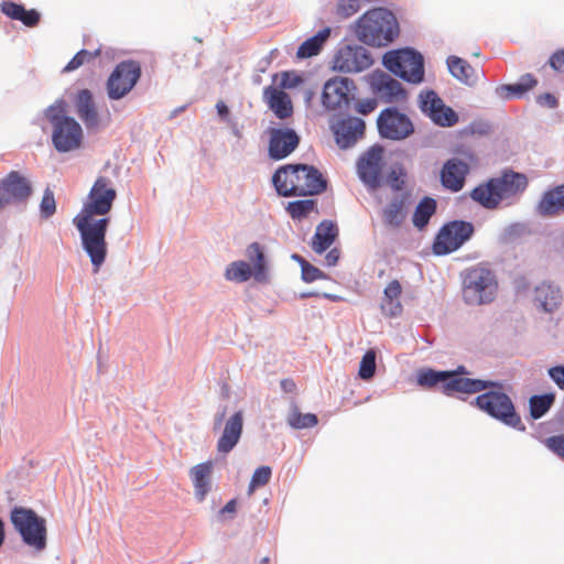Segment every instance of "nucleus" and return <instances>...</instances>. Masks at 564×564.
<instances>
[{
    "instance_id": "obj_1",
    "label": "nucleus",
    "mask_w": 564,
    "mask_h": 564,
    "mask_svg": "<svg viewBox=\"0 0 564 564\" xmlns=\"http://www.w3.org/2000/svg\"><path fill=\"white\" fill-rule=\"evenodd\" d=\"M117 197L112 182L107 176H99L91 186L80 212L73 224L80 234L83 249L88 254L94 271L104 264L108 247L106 232L110 224L109 213Z\"/></svg>"
},
{
    "instance_id": "obj_2",
    "label": "nucleus",
    "mask_w": 564,
    "mask_h": 564,
    "mask_svg": "<svg viewBox=\"0 0 564 564\" xmlns=\"http://www.w3.org/2000/svg\"><path fill=\"white\" fill-rule=\"evenodd\" d=\"M272 182L276 192L284 197L317 195L327 185L322 173L307 164L282 166L273 174Z\"/></svg>"
},
{
    "instance_id": "obj_3",
    "label": "nucleus",
    "mask_w": 564,
    "mask_h": 564,
    "mask_svg": "<svg viewBox=\"0 0 564 564\" xmlns=\"http://www.w3.org/2000/svg\"><path fill=\"white\" fill-rule=\"evenodd\" d=\"M355 33L367 45L387 46L399 35V23L388 9L375 8L358 18Z\"/></svg>"
},
{
    "instance_id": "obj_4",
    "label": "nucleus",
    "mask_w": 564,
    "mask_h": 564,
    "mask_svg": "<svg viewBox=\"0 0 564 564\" xmlns=\"http://www.w3.org/2000/svg\"><path fill=\"white\" fill-rule=\"evenodd\" d=\"M528 178L524 174L506 171L499 177L490 178L487 183L475 187L470 197L488 209H495L500 202L514 197L525 191Z\"/></svg>"
},
{
    "instance_id": "obj_5",
    "label": "nucleus",
    "mask_w": 564,
    "mask_h": 564,
    "mask_svg": "<svg viewBox=\"0 0 564 564\" xmlns=\"http://www.w3.org/2000/svg\"><path fill=\"white\" fill-rule=\"evenodd\" d=\"M45 117L53 127L52 143L58 152H69L80 148L83 129L74 118L67 116L65 101L58 100L46 108Z\"/></svg>"
},
{
    "instance_id": "obj_6",
    "label": "nucleus",
    "mask_w": 564,
    "mask_h": 564,
    "mask_svg": "<svg viewBox=\"0 0 564 564\" xmlns=\"http://www.w3.org/2000/svg\"><path fill=\"white\" fill-rule=\"evenodd\" d=\"M417 383L421 387L433 388L440 386L446 395L454 393H477L490 387H497L498 382L458 377L456 372L423 370L417 375Z\"/></svg>"
},
{
    "instance_id": "obj_7",
    "label": "nucleus",
    "mask_w": 564,
    "mask_h": 564,
    "mask_svg": "<svg viewBox=\"0 0 564 564\" xmlns=\"http://www.w3.org/2000/svg\"><path fill=\"white\" fill-rule=\"evenodd\" d=\"M498 290L494 272L485 267L476 265L467 270L463 281V296L469 305L491 303Z\"/></svg>"
},
{
    "instance_id": "obj_8",
    "label": "nucleus",
    "mask_w": 564,
    "mask_h": 564,
    "mask_svg": "<svg viewBox=\"0 0 564 564\" xmlns=\"http://www.w3.org/2000/svg\"><path fill=\"white\" fill-rule=\"evenodd\" d=\"M10 519L26 545L37 552L46 547V522L35 511L24 507H14Z\"/></svg>"
},
{
    "instance_id": "obj_9",
    "label": "nucleus",
    "mask_w": 564,
    "mask_h": 564,
    "mask_svg": "<svg viewBox=\"0 0 564 564\" xmlns=\"http://www.w3.org/2000/svg\"><path fill=\"white\" fill-rule=\"evenodd\" d=\"M496 388H498V390H490L479 394L475 399L476 405L502 423L516 429L524 430L521 417L516 412L510 397L501 391L502 386L500 383H498Z\"/></svg>"
},
{
    "instance_id": "obj_10",
    "label": "nucleus",
    "mask_w": 564,
    "mask_h": 564,
    "mask_svg": "<svg viewBox=\"0 0 564 564\" xmlns=\"http://www.w3.org/2000/svg\"><path fill=\"white\" fill-rule=\"evenodd\" d=\"M384 66L404 80L419 84L424 78L423 56L411 48L389 52L383 57Z\"/></svg>"
},
{
    "instance_id": "obj_11",
    "label": "nucleus",
    "mask_w": 564,
    "mask_h": 564,
    "mask_svg": "<svg viewBox=\"0 0 564 564\" xmlns=\"http://www.w3.org/2000/svg\"><path fill=\"white\" fill-rule=\"evenodd\" d=\"M471 223L454 220L445 224L436 235L432 249L436 256H444L459 249L474 235Z\"/></svg>"
},
{
    "instance_id": "obj_12",
    "label": "nucleus",
    "mask_w": 564,
    "mask_h": 564,
    "mask_svg": "<svg viewBox=\"0 0 564 564\" xmlns=\"http://www.w3.org/2000/svg\"><path fill=\"white\" fill-rule=\"evenodd\" d=\"M141 77V65L137 61L120 62L107 80L108 97L120 99L129 94Z\"/></svg>"
},
{
    "instance_id": "obj_13",
    "label": "nucleus",
    "mask_w": 564,
    "mask_h": 564,
    "mask_svg": "<svg viewBox=\"0 0 564 564\" xmlns=\"http://www.w3.org/2000/svg\"><path fill=\"white\" fill-rule=\"evenodd\" d=\"M384 164L383 147L379 144L370 147L357 161L356 167L359 178L369 188H379L381 185Z\"/></svg>"
},
{
    "instance_id": "obj_14",
    "label": "nucleus",
    "mask_w": 564,
    "mask_h": 564,
    "mask_svg": "<svg viewBox=\"0 0 564 564\" xmlns=\"http://www.w3.org/2000/svg\"><path fill=\"white\" fill-rule=\"evenodd\" d=\"M377 126L382 138L393 141L403 140L414 131L410 118L395 108L382 110L377 119Z\"/></svg>"
},
{
    "instance_id": "obj_15",
    "label": "nucleus",
    "mask_w": 564,
    "mask_h": 564,
    "mask_svg": "<svg viewBox=\"0 0 564 564\" xmlns=\"http://www.w3.org/2000/svg\"><path fill=\"white\" fill-rule=\"evenodd\" d=\"M371 64L372 58L362 46L346 45L337 51L333 59V68L341 73H359Z\"/></svg>"
},
{
    "instance_id": "obj_16",
    "label": "nucleus",
    "mask_w": 564,
    "mask_h": 564,
    "mask_svg": "<svg viewBox=\"0 0 564 564\" xmlns=\"http://www.w3.org/2000/svg\"><path fill=\"white\" fill-rule=\"evenodd\" d=\"M421 109L440 127H453L458 121L457 113L433 90L421 94Z\"/></svg>"
},
{
    "instance_id": "obj_17",
    "label": "nucleus",
    "mask_w": 564,
    "mask_h": 564,
    "mask_svg": "<svg viewBox=\"0 0 564 564\" xmlns=\"http://www.w3.org/2000/svg\"><path fill=\"white\" fill-rule=\"evenodd\" d=\"M32 193L30 182L19 172H10L0 182V208L24 202Z\"/></svg>"
},
{
    "instance_id": "obj_18",
    "label": "nucleus",
    "mask_w": 564,
    "mask_h": 564,
    "mask_svg": "<svg viewBox=\"0 0 564 564\" xmlns=\"http://www.w3.org/2000/svg\"><path fill=\"white\" fill-rule=\"evenodd\" d=\"M355 84L351 79L346 77H335L327 80L324 85L322 102L325 108L335 110L347 106L350 100V95L355 89Z\"/></svg>"
},
{
    "instance_id": "obj_19",
    "label": "nucleus",
    "mask_w": 564,
    "mask_h": 564,
    "mask_svg": "<svg viewBox=\"0 0 564 564\" xmlns=\"http://www.w3.org/2000/svg\"><path fill=\"white\" fill-rule=\"evenodd\" d=\"M370 85L375 95L384 102H401L406 98L401 83L384 72H373L370 75Z\"/></svg>"
},
{
    "instance_id": "obj_20",
    "label": "nucleus",
    "mask_w": 564,
    "mask_h": 564,
    "mask_svg": "<svg viewBox=\"0 0 564 564\" xmlns=\"http://www.w3.org/2000/svg\"><path fill=\"white\" fill-rule=\"evenodd\" d=\"M269 156L272 160H282L290 155L299 145L300 137L292 129H276L269 130Z\"/></svg>"
},
{
    "instance_id": "obj_21",
    "label": "nucleus",
    "mask_w": 564,
    "mask_h": 564,
    "mask_svg": "<svg viewBox=\"0 0 564 564\" xmlns=\"http://www.w3.org/2000/svg\"><path fill=\"white\" fill-rule=\"evenodd\" d=\"M365 121L357 117H348L339 120L334 126V134L337 144L341 149H348L364 137Z\"/></svg>"
},
{
    "instance_id": "obj_22",
    "label": "nucleus",
    "mask_w": 564,
    "mask_h": 564,
    "mask_svg": "<svg viewBox=\"0 0 564 564\" xmlns=\"http://www.w3.org/2000/svg\"><path fill=\"white\" fill-rule=\"evenodd\" d=\"M409 205V193L394 195L381 210L384 226L391 229L400 228L406 219Z\"/></svg>"
},
{
    "instance_id": "obj_23",
    "label": "nucleus",
    "mask_w": 564,
    "mask_h": 564,
    "mask_svg": "<svg viewBox=\"0 0 564 564\" xmlns=\"http://www.w3.org/2000/svg\"><path fill=\"white\" fill-rule=\"evenodd\" d=\"M243 429V414L235 412L225 423L221 436L217 441V451L228 454L238 444Z\"/></svg>"
},
{
    "instance_id": "obj_24",
    "label": "nucleus",
    "mask_w": 564,
    "mask_h": 564,
    "mask_svg": "<svg viewBox=\"0 0 564 564\" xmlns=\"http://www.w3.org/2000/svg\"><path fill=\"white\" fill-rule=\"evenodd\" d=\"M468 172V165L462 160L451 159L446 161L441 171L443 186L452 192L460 191L465 184Z\"/></svg>"
},
{
    "instance_id": "obj_25",
    "label": "nucleus",
    "mask_w": 564,
    "mask_h": 564,
    "mask_svg": "<svg viewBox=\"0 0 564 564\" xmlns=\"http://www.w3.org/2000/svg\"><path fill=\"white\" fill-rule=\"evenodd\" d=\"M263 98L268 107L281 120L293 115V104L290 96L282 89L269 86L263 90Z\"/></svg>"
},
{
    "instance_id": "obj_26",
    "label": "nucleus",
    "mask_w": 564,
    "mask_h": 564,
    "mask_svg": "<svg viewBox=\"0 0 564 564\" xmlns=\"http://www.w3.org/2000/svg\"><path fill=\"white\" fill-rule=\"evenodd\" d=\"M75 107L78 117L82 119L88 130L99 127V116L88 89H82L77 93Z\"/></svg>"
},
{
    "instance_id": "obj_27",
    "label": "nucleus",
    "mask_w": 564,
    "mask_h": 564,
    "mask_svg": "<svg viewBox=\"0 0 564 564\" xmlns=\"http://www.w3.org/2000/svg\"><path fill=\"white\" fill-rule=\"evenodd\" d=\"M541 216H556L564 213V184L546 191L538 206Z\"/></svg>"
},
{
    "instance_id": "obj_28",
    "label": "nucleus",
    "mask_w": 564,
    "mask_h": 564,
    "mask_svg": "<svg viewBox=\"0 0 564 564\" xmlns=\"http://www.w3.org/2000/svg\"><path fill=\"white\" fill-rule=\"evenodd\" d=\"M213 463L210 460L195 465L189 470V476L195 489V496L203 501L210 490Z\"/></svg>"
},
{
    "instance_id": "obj_29",
    "label": "nucleus",
    "mask_w": 564,
    "mask_h": 564,
    "mask_svg": "<svg viewBox=\"0 0 564 564\" xmlns=\"http://www.w3.org/2000/svg\"><path fill=\"white\" fill-rule=\"evenodd\" d=\"M446 63L449 73L468 86L475 85L482 75L481 70L475 69L467 61L458 56H449Z\"/></svg>"
},
{
    "instance_id": "obj_30",
    "label": "nucleus",
    "mask_w": 564,
    "mask_h": 564,
    "mask_svg": "<svg viewBox=\"0 0 564 564\" xmlns=\"http://www.w3.org/2000/svg\"><path fill=\"white\" fill-rule=\"evenodd\" d=\"M401 293L402 286L398 280H392L384 288L380 307L386 316L395 317L402 313Z\"/></svg>"
},
{
    "instance_id": "obj_31",
    "label": "nucleus",
    "mask_w": 564,
    "mask_h": 564,
    "mask_svg": "<svg viewBox=\"0 0 564 564\" xmlns=\"http://www.w3.org/2000/svg\"><path fill=\"white\" fill-rule=\"evenodd\" d=\"M246 256L249 264L254 270V280L264 282L268 279V262L264 248L259 242L250 243L246 249Z\"/></svg>"
},
{
    "instance_id": "obj_32",
    "label": "nucleus",
    "mask_w": 564,
    "mask_h": 564,
    "mask_svg": "<svg viewBox=\"0 0 564 564\" xmlns=\"http://www.w3.org/2000/svg\"><path fill=\"white\" fill-rule=\"evenodd\" d=\"M337 236L338 228L334 223L322 221L313 236L312 249L316 253H323L334 243Z\"/></svg>"
},
{
    "instance_id": "obj_33",
    "label": "nucleus",
    "mask_w": 564,
    "mask_h": 564,
    "mask_svg": "<svg viewBox=\"0 0 564 564\" xmlns=\"http://www.w3.org/2000/svg\"><path fill=\"white\" fill-rule=\"evenodd\" d=\"M562 295L558 288L541 283L535 288V301L545 312H553L561 303Z\"/></svg>"
},
{
    "instance_id": "obj_34",
    "label": "nucleus",
    "mask_w": 564,
    "mask_h": 564,
    "mask_svg": "<svg viewBox=\"0 0 564 564\" xmlns=\"http://www.w3.org/2000/svg\"><path fill=\"white\" fill-rule=\"evenodd\" d=\"M329 35V28H324L323 30L318 31L314 36L307 39L300 45L296 52V56L299 58H307L317 55Z\"/></svg>"
},
{
    "instance_id": "obj_35",
    "label": "nucleus",
    "mask_w": 564,
    "mask_h": 564,
    "mask_svg": "<svg viewBox=\"0 0 564 564\" xmlns=\"http://www.w3.org/2000/svg\"><path fill=\"white\" fill-rule=\"evenodd\" d=\"M437 203L434 198L425 196L414 209L412 223L419 230L424 229L431 217L436 213Z\"/></svg>"
},
{
    "instance_id": "obj_36",
    "label": "nucleus",
    "mask_w": 564,
    "mask_h": 564,
    "mask_svg": "<svg viewBox=\"0 0 564 564\" xmlns=\"http://www.w3.org/2000/svg\"><path fill=\"white\" fill-rule=\"evenodd\" d=\"M536 79L531 74L523 75L520 80L512 85H503L497 89L503 98L520 97L536 85Z\"/></svg>"
},
{
    "instance_id": "obj_37",
    "label": "nucleus",
    "mask_w": 564,
    "mask_h": 564,
    "mask_svg": "<svg viewBox=\"0 0 564 564\" xmlns=\"http://www.w3.org/2000/svg\"><path fill=\"white\" fill-rule=\"evenodd\" d=\"M288 424L295 430L314 427L318 423V419L313 413H302L299 406L293 403L286 417Z\"/></svg>"
},
{
    "instance_id": "obj_38",
    "label": "nucleus",
    "mask_w": 564,
    "mask_h": 564,
    "mask_svg": "<svg viewBox=\"0 0 564 564\" xmlns=\"http://www.w3.org/2000/svg\"><path fill=\"white\" fill-rule=\"evenodd\" d=\"M225 276L229 281L241 283L248 281L251 276L254 278V270L246 261H234L226 269Z\"/></svg>"
},
{
    "instance_id": "obj_39",
    "label": "nucleus",
    "mask_w": 564,
    "mask_h": 564,
    "mask_svg": "<svg viewBox=\"0 0 564 564\" xmlns=\"http://www.w3.org/2000/svg\"><path fill=\"white\" fill-rule=\"evenodd\" d=\"M555 395L553 393H545L541 395H533L530 398V414L533 419L542 417L553 405Z\"/></svg>"
},
{
    "instance_id": "obj_40",
    "label": "nucleus",
    "mask_w": 564,
    "mask_h": 564,
    "mask_svg": "<svg viewBox=\"0 0 564 564\" xmlns=\"http://www.w3.org/2000/svg\"><path fill=\"white\" fill-rule=\"evenodd\" d=\"M272 470L269 466L258 467L249 482L248 496H252L257 488L265 486L271 479Z\"/></svg>"
},
{
    "instance_id": "obj_41",
    "label": "nucleus",
    "mask_w": 564,
    "mask_h": 564,
    "mask_svg": "<svg viewBox=\"0 0 564 564\" xmlns=\"http://www.w3.org/2000/svg\"><path fill=\"white\" fill-rule=\"evenodd\" d=\"M376 372V351L369 349L362 356L358 375L362 380H369L375 376Z\"/></svg>"
},
{
    "instance_id": "obj_42",
    "label": "nucleus",
    "mask_w": 564,
    "mask_h": 564,
    "mask_svg": "<svg viewBox=\"0 0 564 564\" xmlns=\"http://www.w3.org/2000/svg\"><path fill=\"white\" fill-rule=\"evenodd\" d=\"M315 207V200L303 199L291 202L288 205V212L292 218H302L307 216Z\"/></svg>"
},
{
    "instance_id": "obj_43",
    "label": "nucleus",
    "mask_w": 564,
    "mask_h": 564,
    "mask_svg": "<svg viewBox=\"0 0 564 564\" xmlns=\"http://www.w3.org/2000/svg\"><path fill=\"white\" fill-rule=\"evenodd\" d=\"M408 173L402 165H395L388 174V184L393 191H402L405 186Z\"/></svg>"
},
{
    "instance_id": "obj_44",
    "label": "nucleus",
    "mask_w": 564,
    "mask_h": 564,
    "mask_svg": "<svg viewBox=\"0 0 564 564\" xmlns=\"http://www.w3.org/2000/svg\"><path fill=\"white\" fill-rule=\"evenodd\" d=\"M295 259H297L301 262L302 267V279L305 282H314L316 280H321L325 278V274L316 267L312 265L307 261L303 260L299 256H294Z\"/></svg>"
},
{
    "instance_id": "obj_45",
    "label": "nucleus",
    "mask_w": 564,
    "mask_h": 564,
    "mask_svg": "<svg viewBox=\"0 0 564 564\" xmlns=\"http://www.w3.org/2000/svg\"><path fill=\"white\" fill-rule=\"evenodd\" d=\"M100 54V51L97 50L96 52L91 53L86 50L79 51L65 66L64 72H72L80 67L85 62L90 61L91 58L98 56Z\"/></svg>"
},
{
    "instance_id": "obj_46",
    "label": "nucleus",
    "mask_w": 564,
    "mask_h": 564,
    "mask_svg": "<svg viewBox=\"0 0 564 564\" xmlns=\"http://www.w3.org/2000/svg\"><path fill=\"white\" fill-rule=\"evenodd\" d=\"M360 9L359 0H339L336 6V14L341 19H347Z\"/></svg>"
},
{
    "instance_id": "obj_47",
    "label": "nucleus",
    "mask_w": 564,
    "mask_h": 564,
    "mask_svg": "<svg viewBox=\"0 0 564 564\" xmlns=\"http://www.w3.org/2000/svg\"><path fill=\"white\" fill-rule=\"evenodd\" d=\"M543 444L553 454L564 460V434L550 436L543 441Z\"/></svg>"
},
{
    "instance_id": "obj_48",
    "label": "nucleus",
    "mask_w": 564,
    "mask_h": 564,
    "mask_svg": "<svg viewBox=\"0 0 564 564\" xmlns=\"http://www.w3.org/2000/svg\"><path fill=\"white\" fill-rule=\"evenodd\" d=\"M40 208L42 216L45 218L51 217L55 213L56 203L54 198V193L50 188L45 189L41 200Z\"/></svg>"
},
{
    "instance_id": "obj_49",
    "label": "nucleus",
    "mask_w": 564,
    "mask_h": 564,
    "mask_svg": "<svg viewBox=\"0 0 564 564\" xmlns=\"http://www.w3.org/2000/svg\"><path fill=\"white\" fill-rule=\"evenodd\" d=\"M18 21H21L25 26L34 28L40 22V13L35 9L26 10L23 7V12L19 14Z\"/></svg>"
},
{
    "instance_id": "obj_50",
    "label": "nucleus",
    "mask_w": 564,
    "mask_h": 564,
    "mask_svg": "<svg viewBox=\"0 0 564 564\" xmlns=\"http://www.w3.org/2000/svg\"><path fill=\"white\" fill-rule=\"evenodd\" d=\"M18 21H21L25 26L34 28L40 22V13L35 9L26 10L23 7V12L19 14Z\"/></svg>"
},
{
    "instance_id": "obj_51",
    "label": "nucleus",
    "mask_w": 564,
    "mask_h": 564,
    "mask_svg": "<svg viewBox=\"0 0 564 564\" xmlns=\"http://www.w3.org/2000/svg\"><path fill=\"white\" fill-rule=\"evenodd\" d=\"M18 21H21L25 26L34 28L40 22V13L35 9L26 10L23 7V12L19 14Z\"/></svg>"
},
{
    "instance_id": "obj_52",
    "label": "nucleus",
    "mask_w": 564,
    "mask_h": 564,
    "mask_svg": "<svg viewBox=\"0 0 564 564\" xmlns=\"http://www.w3.org/2000/svg\"><path fill=\"white\" fill-rule=\"evenodd\" d=\"M1 12L12 20H17L20 18L19 14L23 12V6L12 1H3Z\"/></svg>"
},
{
    "instance_id": "obj_53",
    "label": "nucleus",
    "mask_w": 564,
    "mask_h": 564,
    "mask_svg": "<svg viewBox=\"0 0 564 564\" xmlns=\"http://www.w3.org/2000/svg\"><path fill=\"white\" fill-rule=\"evenodd\" d=\"M549 376L561 390H564V366L550 368Z\"/></svg>"
},
{
    "instance_id": "obj_54",
    "label": "nucleus",
    "mask_w": 564,
    "mask_h": 564,
    "mask_svg": "<svg viewBox=\"0 0 564 564\" xmlns=\"http://www.w3.org/2000/svg\"><path fill=\"white\" fill-rule=\"evenodd\" d=\"M550 65L556 72L564 73V50H560L551 56Z\"/></svg>"
},
{
    "instance_id": "obj_55",
    "label": "nucleus",
    "mask_w": 564,
    "mask_h": 564,
    "mask_svg": "<svg viewBox=\"0 0 564 564\" xmlns=\"http://www.w3.org/2000/svg\"><path fill=\"white\" fill-rule=\"evenodd\" d=\"M377 107L375 99H364L357 102L356 110L361 115H368L372 112Z\"/></svg>"
},
{
    "instance_id": "obj_56",
    "label": "nucleus",
    "mask_w": 564,
    "mask_h": 564,
    "mask_svg": "<svg viewBox=\"0 0 564 564\" xmlns=\"http://www.w3.org/2000/svg\"><path fill=\"white\" fill-rule=\"evenodd\" d=\"M340 252L337 248L329 250L325 257L326 264L328 267L336 265L339 260Z\"/></svg>"
},
{
    "instance_id": "obj_57",
    "label": "nucleus",
    "mask_w": 564,
    "mask_h": 564,
    "mask_svg": "<svg viewBox=\"0 0 564 564\" xmlns=\"http://www.w3.org/2000/svg\"><path fill=\"white\" fill-rule=\"evenodd\" d=\"M538 101H539V104L546 105V106H549L551 108H554L557 105L556 98L553 95H551V94L540 95L538 97Z\"/></svg>"
},
{
    "instance_id": "obj_58",
    "label": "nucleus",
    "mask_w": 564,
    "mask_h": 564,
    "mask_svg": "<svg viewBox=\"0 0 564 564\" xmlns=\"http://www.w3.org/2000/svg\"><path fill=\"white\" fill-rule=\"evenodd\" d=\"M280 386L285 393H293L296 390V384L294 380L290 378L282 379Z\"/></svg>"
},
{
    "instance_id": "obj_59",
    "label": "nucleus",
    "mask_w": 564,
    "mask_h": 564,
    "mask_svg": "<svg viewBox=\"0 0 564 564\" xmlns=\"http://www.w3.org/2000/svg\"><path fill=\"white\" fill-rule=\"evenodd\" d=\"M216 109L221 118H226L229 115V109L224 101H218L216 104Z\"/></svg>"
},
{
    "instance_id": "obj_60",
    "label": "nucleus",
    "mask_w": 564,
    "mask_h": 564,
    "mask_svg": "<svg viewBox=\"0 0 564 564\" xmlns=\"http://www.w3.org/2000/svg\"><path fill=\"white\" fill-rule=\"evenodd\" d=\"M237 502L235 499L229 500L224 508L221 509V513H234L236 512Z\"/></svg>"
},
{
    "instance_id": "obj_61",
    "label": "nucleus",
    "mask_w": 564,
    "mask_h": 564,
    "mask_svg": "<svg viewBox=\"0 0 564 564\" xmlns=\"http://www.w3.org/2000/svg\"><path fill=\"white\" fill-rule=\"evenodd\" d=\"M6 538L4 522L0 518V546L3 544Z\"/></svg>"
},
{
    "instance_id": "obj_62",
    "label": "nucleus",
    "mask_w": 564,
    "mask_h": 564,
    "mask_svg": "<svg viewBox=\"0 0 564 564\" xmlns=\"http://www.w3.org/2000/svg\"><path fill=\"white\" fill-rule=\"evenodd\" d=\"M454 372H456L458 377L468 373L464 366H459Z\"/></svg>"
},
{
    "instance_id": "obj_63",
    "label": "nucleus",
    "mask_w": 564,
    "mask_h": 564,
    "mask_svg": "<svg viewBox=\"0 0 564 564\" xmlns=\"http://www.w3.org/2000/svg\"><path fill=\"white\" fill-rule=\"evenodd\" d=\"M224 415H225V414L223 413V414H220L219 416H217V419H216V424H217V423H218V424H220V423H221V421H223V419H224Z\"/></svg>"
},
{
    "instance_id": "obj_64",
    "label": "nucleus",
    "mask_w": 564,
    "mask_h": 564,
    "mask_svg": "<svg viewBox=\"0 0 564 564\" xmlns=\"http://www.w3.org/2000/svg\"><path fill=\"white\" fill-rule=\"evenodd\" d=\"M268 562H269V557H263V558L261 560V564H268Z\"/></svg>"
}]
</instances>
